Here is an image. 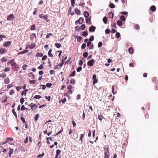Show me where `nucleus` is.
Masks as SVG:
<instances>
[{
    "instance_id": "bf43d9fd",
    "label": "nucleus",
    "mask_w": 158,
    "mask_h": 158,
    "mask_svg": "<svg viewBox=\"0 0 158 158\" xmlns=\"http://www.w3.org/2000/svg\"><path fill=\"white\" fill-rule=\"evenodd\" d=\"M45 98L46 99H47L48 101H50L51 97L50 96H46Z\"/></svg>"
},
{
    "instance_id": "cd10ccee",
    "label": "nucleus",
    "mask_w": 158,
    "mask_h": 158,
    "mask_svg": "<svg viewBox=\"0 0 158 158\" xmlns=\"http://www.w3.org/2000/svg\"><path fill=\"white\" fill-rule=\"evenodd\" d=\"M41 97L39 95H36L34 97V98L36 99H39Z\"/></svg>"
},
{
    "instance_id": "5fc2aeb1",
    "label": "nucleus",
    "mask_w": 158,
    "mask_h": 158,
    "mask_svg": "<svg viewBox=\"0 0 158 158\" xmlns=\"http://www.w3.org/2000/svg\"><path fill=\"white\" fill-rule=\"evenodd\" d=\"M82 69V67H79L77 69V72H80L81 71Z\"/></svg>"
},
{
    "instance_id": "6e6552de",
    "label": "nucleus",
    "mask_w": 158,
    "mask_h": 158,
    "mask_svg": "<svg viewBox=\"0 0 158 158\" xmlns=\"http://www.w3.org/2000/svg\"><path fill=\"white\" fill-rule=\"evenodd\" d=\"M15 18L13 14L9 15L7 17V20L10 21Z\"/></svg>"
},
{
    "instance_id": "603ef678",
    "label": "nucleus",
    "mask_w": 158,
    "mask_h": 158,
    "mask_svg": "<svg viewBox=\"0 0 158 158\" xmlns=\"http://www.w3.org/2000/svg\"><path fill=\"white\" fill-rule=\"evenodd\" d=\"M66 98H64L63 100H61L60 101V102H61L62 103H64L66 101Z\"/></svg>"
},
{
    "instance_id": "1a4fd4ad",
    "label": "nucleus",
    "mask_w": 158,
    "mask_h": 158,
    "mask_svg": "<svg viewBox=\"0 0 158 158\" xmlns=\"http://www.w3.org/2000/svg\"><path fill=\"white\" fill-rule=\"evenodd\" d=\"M4 83L6 84H7L10 83V80L8 77H6L4 79Z\"/></svg>"
},
{
    "instance_id": "58836bf2",
    "label": "nucleus",
    "mask_w": 158,
    "mask_h": 158,
    "mask_svg": "<svg viewBox=\"0 0 158 158\" xmlns=\"http://www.w3.org/2000/svg\"><path fill=\"white\" fill-rule=\"evenodd\" d=\"M88 55V53L87 52H85L83 54V56L86 58L87 57Z\"/></svg>"
},
{
    "instance_id": "dca6fc26",
    "label": "nucleus",
    "mask_w": 158,
    "mask_h": 158,
    "mask_svg": "<svg viewBox=\"0 0 158 158\" xmlns=\"http://www.w3.org/2000/svg\"><path fill=\"white\" fill-rule=\"evenodd\" d=\"M7 59L5 56L2 57L1 59V61L2 62H6L7 61Z\"/></svg>"
},
{
    "instance_id": "c03bdc74",
    "label": "nucleus",
    "mask_w": 158,
    "mask_h": 158,
    "mask_svg": "<svg viewBox=\"0 0 158 158\" xmlns=\"http://www.w3.org/2000/svg\"><path fill=\"white\" fill-rule=\"evenodd\" d=\"M105 33L107 34H109L110 32V29H106L105 30Z\"/></svg>"
},
{
    "instance_id": "79ce46f5",
    "label": "nucleus",
    "mask_w": 158,
    "mask_h": 158,
    "mask_svg": "<svg viewBox=\"0 0 158 158\" xmlns=\"http://www.w3.org/2000/svg\"><path fill=\"white\" fill-rule=\"evenodd\" d=\"M6 76V74L5 73H3L1 74V77L3 78L5 77Z\"/></svg>"
},
{
    "instance_id": "f704fd0d",
    "label": "nucleus",
    "mask_w": 158,
    "mask_h": 158,
    "mask_svg": "<svg viewBox=\"0 0 158 158\" xmlns=\"http://www.w3.org/2000/svg\"><path fill=\"white\" fill-rule=\"evenodd\" d=\"M20 102L21 104H22L24 102V99L23 97H22L20 99Z\"/></svg>"
},
{
    "instance_id": "a211bd4d",
    "label": "nucleus",
    "mask_w": 158,
    "mask_h": 158,
    "mask_svg": "<svg viewBox=\"0 0 158 158\" xmlns=\"http://www.w3.org/2000/svg\"><path fill=\"white\" fill-rule=\"evenodd\" d=\"M90 19H91V18H90V17H89V18H88L86 19V23H88L89 22V24H91Z\"/></svg>"
},
{
    "instance_id": "de8ad7c7",
    "label": "nucleus",
    "mask_w": 158,
    "mask_h": 158,
    "mask_svg": "<svg viewBox=\"0 0 158 158\" xmlns=\"http://www.w3.org/2000/svg\"><path fill=\"white\" fill-rule=\"evenodd\" d=\"M29 82L31 84H35L36 83V81L35 80H31L29 81Z\"/></svg>"
},
{
    "instance_id": "680f3d73",
    "label": "nucleus",
    "mask_w": 158,
    "mask_h": 158,
    "mask_svg": "<svg viewBox=\"0 0 158 158\" xmlns=\"http://www.w3.org/2000/svg\"><path fill=\"white\" fill-rule=\"evenodd\" d=\"M15 93L14 91L13 90H11L9 93V94L10 95H12Z\"/></svg>"
},
{
    "instance_id": "39448f33",
    "label": "nucleus",
    "mask_w": 158,
    "mask_h": 158,
    "mask_svg": "<svg viewBox=\"0 0 158 158\" xmlns=\"http://www.w3.org/2000/svg\"><path fill=\"white\" fill-rule=\"evenodd\" d=\"M94 62V59H92L87 62V65L89 66H93Z\"/></svg>"
},
{
    "instance_id": "aec40b11",
    "label": "nucleus",
    "mask_w": 158,
    "mask_h": 158,
    "mask_svg": "<svg viewBox=\"0 0 158 158\" xmlns=\"http://www.w3.org/2000/svg\"><path fill=\"white\" fill-rule=\"evenodd\" d=\"M84 15L85 18H87L89 16V14L87 11H85L84 13Z\"/></svg>"
},
{
    "instance_id": "f257e3e1",
    "label": "nucleus",
    "mask_w": 158,
    "mask_h": 158,
    "mask_svg": "<svg viewBox=\"0 0 158 158\" xmlns=\"http://www.w3.org/2000/svg\"><path fill=\"white\" fill-rule=\"evenodd\" d=\"M10 63L11 66L13 67V69L14 70L17 71L18 70L19 67L16 64L14 59L11 60L10 61Z\"/></svg>"
},
{
    "instance_id": "c756f323",
    "label": "nucleus",
    "mask_w": 158,
    "mask_h": 158,
    "mask_svg": "<svg viewBox=\"0 0 158 158\" xmlns=\"http://www.w3.org/2000/svg\"><path fill=\"white\" fill-rule=\"evenodd\" d=\"M129 52L130 53H132L133 52V49L132 47H130L129 48Z\"/></svg>"
},
{
    "instance_id": "49530a36",
    "label": "nucleus",
    "mask_w": 158,
    "mask_h": 158,
    "mask_svg": "<svg viewBox=\"0 0 158 158\" xmlns=\"http://www.w3.org/2000/svg\"><path fill=\"white\" fill-rule=\"evenodd\" d=\"M86 44L85 43H83L81 46V48L82 49H84L86 47Z\"/></svg>"
},
{
    "instance_id": "864d4df0",
    "label": "nucleus",
    "mask_w": 158,
    "mask_h": 158,
    "mask_svg": "<svg viewBox=\"0 0 158 158\" xmlns=\"http://www.w3.org/2000/svg\"><path fill=\"white\" fill-rule=\"evenodd\" d=\"M94 40V36L92 35L90 36V38L89 39V41H93Z\"/></svg>"
},
{
    "instance_id": "9b49d317",
    "label": "nucleus",
    "mask_w": 158,
    "mask_h": 158,
    "mask_svg": "<svg viewBox=\"0 0 158 158\" xmlns=\"http://www.w3.org/2000/svg\"><path fill=\"white\" fill-rule=\"evenodd\" d=\"M84 20V19L83 18H82V17L80 18L78 20V23L79 24H81L83 23Z\"/></svg>"
},
{
    "instance_id": "a18cd8bd",
    "label": "nucleus",
    "mask_w": 158,
    "mask_h": 158,
    "mask_svg": "<svg viewBox=\"0 0 158 158\" xmlns=\"http://www.w3.org/2000/svg\"><path fill=\"white\" fill-rule=\"evenodd\" d=\"M85 25L84 24H83L81 26L80 29H81V30H83L85 29Z\"/></svg>"
},
{
    "instance_id": "393cba45",
    "label": "nucleus",
    "mask_w": 158,
    "mask_h": 158,
    "mask_svg": "<svg viewBox=\"0 0 158 158\" xmlns=\"http://www.w3.org/2000/svg\"><path fill=\"white\" fill-rule=\"evenodd\" d=\"M120 19L122 21H124L126 20L125 17L123 15H121L120 17Z\"/></svg>"
},
{
    "instance_id": "0eeeda50",
    "label": "nucleus",
    "mask_w": 158,
    "mask_h": 158,
    "mask_svg": "<svg viewBox=\"0 0 158 158\" xmlns=\"http://www.w3.org/2000/svg\"><path fill=\"white\" fill-rule=\"evenodd\" d=\"M95 27L92 25L89 27V31L90 32H94L95 31Z\"/></svg>"
},
{
    "instance_id": "9d476101",
    "label": "nucleus",
    "mask_w": 158,
    "mask_h": 158,
    "mask_svg": "<svg viewBox=\"0 0 158 158\" xmlns=\"http://www.w3.org/2000/svg\"><path fill=\"white\" fill-rule=\"evenodd\" d=\"M9 149L10 150V151L9 152V157H10L13 153L14 149L12 148H11L10 147L9 148Z\"/></svg>"
},
{
    "instance_id": "69168bd1",
    "label": "nucleus",
    "mask_w": 158,
    "mask_h": 158,
    "mask_svg": "<svg viewBox=\"0 0 158 158\" xmlns=\"http://www.w3.org/2000/svg\"><path fill=\"white\" fill-rule=\"evenodd\" d=\"M60 150L59 149H57L56 151V155H59L60 153Z\"/></svg>"
},
{
    "instance_id": "6ab92c4d",
    "label": "nucleus",
    "mask_w": 158,
    "mask_h": 158,
    "mask_svg": "<svg viewBox=\"0 0 158 158\" xmlns=\"http://www.w3.org/2000/svg\"><path fill=\"white\" fill-rule=\"evenodd\" d=\"M150 9L152 11H154L156 10V7L154 6H152L150 7Z\"/></svg>"
},
{
    "instance_id": "0e129e2a",
    "label": "nucleus",
    "mask_w": 158,
    "mask_h": 158,
    "mask_svg": "<svg viewBox=\"0 0 158 158\" xmlns=\"http://www.w3.org/2000/svg\"><path fill=\"white\" fill-rule=\"evenodd\" d=\"M88 35V32L86 31H85L83 32V35H84L85 36H86L87 35Z\"/></svg>"
},
{
    "instance_id": "7ed1b4c3",
    "label": "nucleus",
    "mask_w": 158,
    "mask_h": 158,
    "mask_svg": "<svg viewBox=\"0 0 158 158\" xmlns=\"http://www.w3.org/2000/svg\"><path fill=\"white\" fill-rule=\"evenodd\" d=\"M39 16L40 18L44 19L47 22H48L49 19H48V16L47 15H44L43 14H40L39 15Z\"/></svg>"
},
{
    "instance_id": "f3484780",
    "label": "nucleus",
    "mask_w": 158,
    "mask_h": 158,
    "mask_svg": "<svg viewBox=\"0 0 158 158\" xmlns=\"http://www.w3.org/2000/svg\"><path fill=\"white\" fill-rule=\"evenodd\" d=\"M52 52V49H51L49 50V51L48 52V55L50 57H52L53 56V55L51 53Z\"/></svg>"
},
{
    "instance_id": "4468645a",
    "label": "nucleus",
    "mask_w": 158,
    "mask_h": 158,
    "mask_svg": "<svg viewBox=\"0 0 158 158\" xmlns=\"http://www.w3.org/2000/svg\"><path fill=\"white\" fill-rule=\"evenodd\" d=\"M74 10L77 15H80L81 14V11L78 9L76 8Z\"/></svg>"
},
{
    "instance_id": "c85d7f7f",
    "label": "nucleus",
    "mask_w": 158,
    "mask_h": 158,
    "mask_svg": "<svg viewBox=\"0 0 158 158\" xmlns=\"http://www.w3.org/2000/svg\"><path fill=\"white\" fill-rule=\"evenodd\" d=\"M12 112L14 114V115L15 116L16 118H17V114L16 112H15V110L14 109H13L12 110Z\"/></svg>"
},
{
    "instance_id": "7c9ffc66",
    "label": "nucleus",
    "mask_w": 158,
    "mask_h": 158,
    "mask_svg": "<svg viewBox=\"0 0 158 158\" xmlns=\"http://www.w3.org/2000/svg\"><path fill=\"white\" fill-rule=\"evenodd\" d=\"M117 24L119 26H120L122 25L123 24V23L121 20H118L117 22Z\"/></svg>"
},
{
    "instance_id": "4d7b16f0",
    "label": "nucleus",
    "mask_w": 158,
    "mask_h": 158,
    "mask_svg": "<svg viewBox=\"0 0 158 158\" xmlns=\"http://www.w3.org/2000/svg\"><path fill=\"white\" fill-rule=\"evenodd\" d=\"M38 118H39V115L38 114H36L35 117V118H35V121H36Z\"/></svg>"
},
{
    "instance_id": "e2e57ef3",
    "label": "nucleus",
    "mask_w": 158,
    "mask_h": 158,
    "mask_svg": "<svg viewBox=\"0 0 158 158\" xmlns=\"http://www.w3.org/2000/svg\"><path fill=\"white\" fill-rule=\"evenodd\" d=\"M47 58V56L46 55H44L43 56L42 58V60L43 61L44 60L46 59Z\"/></svg>"
},
{
    "instance_id": "13d9d810",
    "label": "nucleus",
    "mask_w": 158,
    "mask_h": 158,
    "mask_svg": "<svg viewBox=\"0 0 158 158\" xmlns=\"http://www.w3.org/2000/svg\"><path fill=\"white\" fill-rule=\"evenodd\" d=\"M44 68V67L42 65H40L38 67V69H42Z\"/></svg>"
},
{
    "instance_id": "ea45409f",
    "label": "nucleus",
    "mask_w": 158,
    "mask_h": 158,
    "mask_svg": "<svg viewBox=\"0 0 158 158\" xmlns=\"http://www.w3.org/2000/svg\"><path fill=\"white\" fill-rule=\"evenodd\" d=\"M46 86L48 88L51 87L52 86V84L50 83H48L46 84Z\"/></svg>"
},
{
    "instance_id": "6e6d98bb",
    "label": "nucleus",
    "mask_w": 158,
    "mask_h": 158,
    "mask_svg": "<svg viewBox=\"0 0 158 158\" xmlns=\"http://www.w3.org/2000/svg\"><path fill=\"white\" fill-rule=\"evenodd\" d=\"M70 83L71 84H75V80L74 79H71L70 80Z\"/></svg>"
},
{
    "instance_id": "b1692460",
    "label": "nucleus",
    "mask_w": 158,
    "mask_h": 158,
    "mask_svg": "<svg viewBox=\"0 0 158 158\" xmlns=\"http://www.w3.org/2000/svg\"><path fill=\"white\" fill-rule=\"evenodd\" d=\"M36 46V45L35 44H33L30 45L29 47L30 49H33L34 48H35Z\"/></svg>"
},
{
    "instance_id": "72a5a7b5",
    "label": "nucleus",
    "mask_w": 158,
    "mask_h": 158,
    "mask_svg": "<svg viewBox=\"0 0 158 158\" xmlns=\"http://www.w3.org/2000/svg\"><path fill=\"white\" fill-rule=\"evenodd\" d=\"M73 137L74 138V139H75L77 138L78 136V134H77L76 133H74L73 135Z\"/></svg>"
},
{
    "instance_id": "8fccbe9b",
    "label": "nucleus",
    "mask_w": 158,
    "mask_h": 158,
    "mask_svg": "<svg viewBox=\"0 0 158 158\" xmlns=\"http://www.w3.org/2000/svg\"><path fill=\"white\" fill-rule=\"evenodd\" d=\"M75 29L77 31H80V28L79 26H76L75 27Z\"/></svg>"
},
{
    "instance_id": "f8f14e48",
    "label": "nucleus",
    "mask_w": 158,
    "mask_h": 158,
    "mask_svg": "<svg viewBox=\"0 0 158 158\" xmlns=\"http://www.w3.org/2000/svg\"><path fill=\"white\" fill-rule=\"evenodd\" d=\"M84 135V134H81L80 135V141H81V144H82L83 143V138Z\"/></svg>"
},
{
    "instance_id": "ddd939ff",
    "label": "nucleus",
    "mask_w": 158,
    "mask_h": 158,
    "mask_svg": "<svg viewBox=\"0 0 158 158\" xmlns=\"http://www.w3.org/2000/svg\"><path fill=\"white\" fill-rule=\"evenodd\" d=\"M9 139H11V140H13V138H7L6 139V140L2 143V145H3L6 143L8 142H9Z\"/></svg>"
},
{
    "instance_id": "3c124183",
    "label": "nucleus",
    "mask_w": 158,
    "mask_h": 158,
    "mask_svg": "<svg viewBox=\"0 0 158 158\" xmlns=\"http://www.w3.org/2000/svg\"><path fill=\"white\" fill-rule=\"evenodd\" d=\"M134 28L136 29H138L139 28V26L138 24H136L134 25Z\"/></svg>"
},
{
    "instance_id": "052dcab7",
    "label": "nucleus",
    "mask_w": 158,
    "mask_h": 158,
    "mask_svg": "<svg viewBox=\"0 0 158 158\" xmlns=\"http://www.w3.org/2000/svg\"><path fill=\"white\" fill-rule=\"evenodd\" d=\"M28 141V137L27 136L26 137V139L24 140V143H27Z\"/></svg>"
},
{
    "instance_id": "473e14b6",
    "label": "nucleus",
    "mask_w": 158,
    "mask_h": 158,
    "mask_svg": "<svg viewBox=\"0 0 158 158\" xmlns=\"http://www.w3.org/2000/svg\"><path fill=\"white\" fill-rule=\"evenodd\" d=\"M81 60L80 61L79 63V64L80 66H81L82 65L83 63L82 60H84V58L83 57H82L81 58Z\"/></svg>"
},
{
    "instance_id": "e433bc0d",
    "label": "nucleus",
    "mask_w": 158,
    "mask_h": 158,
    "mask_svg": "<svg viewBox=\"0 0 158 158\" xmlns=\"http://www.w3.org/2000/svg\"><path fill=\"white\" fill-rule=\"evenodd\" d=\"M109 6L111 8H114L115 7V5L113 3H110L109 4Z\"/></svg>"
},
{
    "instance_id": "f03ea898",
    "label": "nucleus",
    "mask_w": 158,
    "mask_h": 158,
    "mask_svg": "<svg viewBox=\"0 0 158 158\" xmlns=\"http://www.w3.org/2000/svg\"><path fill=\"white\" fill-rule=\"evenodd\" d=\"M108 147H105L104 148V158H109L110 157V154L109 151Z\"/></svg>"
},
{
    "instance_id": "774afa93",
    "label": "nucleus",
    "mask_w": 158,
    "mask_h": 158,
    "mask_svg": "<svg viewBox=\"0 0 158 158\" xmlns=\"http://www.w3.org/2000/svg\"><path fill=\"white\" fill-rule=\"evenodd\" d=\"M102 46V43L101 42H99L98 43V48L101 47Z\"/></svg>"
},
{
    "instance_id": "4be33fe9",
    "label": "nucleus",
    "mask_w": 158,
    "mask_h": 158,
    "mask_svg": "<svg viewBox=\"0 0 158 158\" xmlns=\"http://www.w3.org/2000/svg\"><path fill=\"white\" fill-rule=\"evenodd\" d=\"M103 21L104 23L106 24L107 22V19L106 17H104L103 19Z\"/></svg>"
},
{
    "instance_id": "4c0bfd02",
    "label": "nucleus",
    "mask_w": 158,
    "mask_h": 158,
    "mask_svg": "<svg viewBox=\"0 0 158 158\" xmlns=\"http://www.w3.org/2000/svg\"><path fill=\"white\" fill-rule=\"evenodd\" d=\"M28 66L26 64H23V66L22 68L23 69V70H26L27 69V67Z\"/></svg>"
},
{
    "instance_id": "a878e982",
    "label": "nucleus",
    "mask_w": 158,
    "mask_h": 158,
    "mask_svg": "<svg viewBox=\"0 0 158 158\" xmlns=\"http://www.w3.org/2000/svg\"><path fill=\"white\" fill-rule=\"evenodd\" d=\"M35 25H32L30 28V30L31 31L35 30Z\"/></svg>"
},
{
    "instance_id": "412c9836",
    "label": "nucleus",
    "mask_w": 158,
    "mask_h": 158,
    "mask_svg": "<svg viewBox=\"0 0 158 158\" xmlns=\"http://www.w3.org/2000/svg\"><path fill=\"white\" fill-rule=\"evenodd\" d=\"M36 35L35 33H33L32 35H31L30 36V38L31 39H33L34 38H36Z\"/></svg>"
},
{
    "instance_id": "338daca9",
    "label": "nucleus",
    "mask_w": 158,
    "mask_h": 158,
    "mask_svg": "<svg viewBox=\"0 0 158 158\" xmlns=\"http://www.w3.org/2000/svg\"><path fill=\"white\" fill-rule=\"evenodd\" d=\"M81 40V37L79 36H78L77 37V41L78 42H80Z\"/></svg>"
},
{
    "instance_id": "20e7f679",
    "label": "nucleus",
    "mask_w": 158,
    "mask_h": 158,
    "mask_svg": "<svg viewBox=\"0 0 158 158\" xmlns=\"http://www.w3.org/2000/svg\"><path fill=\"white\" fill-rule=\"evenodd\" d=\"M11 44V41H8L3 44V46L5 47H7L10 46Z\"/></svg>"
},
{
    "instance_id": "5701e85b",
    "label": "nucleus",
    "mask_w": 158,
    "mask_h": 158,
    "mask_svg": "<svg viewBox=\"0 0 158 158\" xmlns=\"http://www.w3.org/2000/svg\"><path fill=\"white\" fill-rule=\"evenodd\" d=\"M55 45L57 48H60L61 46V45L60 44L57 43H56L55 44Z\"/></svg>"
},
{
    "instance_id": "2eb2a0df",
    "label": "nucleus",
    "mask_w": 158,
    "mask_h": 158,
    "mask_svg": "<svg viewBox=\"0 0 158 158\" xmlns=\"http://www.w3.org/2000/svg\"><path fill=\"white\" fill-rule=\"evenodd\" d=\"M114 14L112 12H110L108 15V17L110 18H111V19L113 18V17H114Z\"/></svg>"
},
{
    "instance_id": "2f4dec72",
    "label": "nucleus",
    "mask_w": 158,
    "mask_h": 158,
    "mask_svg": "<svg viewBox=\"0 0 158 158\" xmlns=\"http://www.w3.org/2000/svg\"><path fill=\"white\" fill-rule=\"evenodd\" d=\"M75 71H74L72 72L71 74H70L69 76L70 77H74L75 75Z\"/></svg>"
},
{
    "instance_id": "37998d69",
    "label": "nucleus",
    "mask_w": 158,
    "mask_h": 158,
    "mask_svg": "<svg viewBox=\"0 0 158 158\" xmlns=\"http://www.w3.org/2000/svg\"><path fill=\"white\" fill-rule=\"evenodd\" d=\"M120 13L124 15H126L128 14V12L126 11H122L120 12Z\"/></svg>"
},
{
    "instance_id": "c9c22d12",
    "label": "nucleus",
    "mask_w": 158,
    "mask_h": 158,
    "mask_svg": "<svg viewBox=\"0 0 158 158\" xmlns=\"http://www.w3.org/2000/svg\"><path fill=\"white\" fill-rule=\"evenodd\" d=\"M29 106L31 107L32 109H33L34 107H35V108H37V105L35 104L32 105H30Z\"/></svg>"
},
{
    "instance_id": "a19ab883",
    "label": "nucleus",
    "mask_w": 158,
    "mask_h": 158,
    "mask_svg": "<svg viewBox=\"0 0 158 158\" xmlns=\"http://www.w3.org/2000/svg\"><path fill=\"white\" fill-rule=\"evenodd\" d=\"M117 38H118L120 36V34L119 32H117L116 34L115 35Z\"/></svg>"
},
{
    "instance_id": "423d86ee",
    "label": "nucleus",
    "mask_w": 158,
    "mask_h": 158,
    "mask_svg": "<svg viewBox=\"0 0 158 158\" xmlns=\"http://www.w3.org/2000/svg\"><path fill=\"white\" fill-rule=\"evenodd\" d=\"M7 51L6 49L4 48L0 47V54L2 55L7 52Z\"/></svg>"
},
{
    "instance_id": "bb28decb",
    "label": "nucleus",
    "mask_w": 158,
    "mask_h": 158,
    "mask_svg": "<svg viewBox=\"0 0 158 158\" xmlns=\"http://www.w3.org/2000/svg\"><path fill=\"white\" fill-rule=\"evenodd\" d=\"M43 55V54L42 53H38L36 54V56L38 57H42Z\"/></svg>"
},
{
    "instance_id": "09e8293b",
    "label": "nucleus",
    "mask_w": 158,
    "mask_h": 158,
    "mask_svg": "<svg viewBox=\"0 0 158 158\" xmlns=\"http://www.w3.org/2000/svg\"><path fill=\"white\" fill-rule=\"evenodd\" d=\"M10 69V68L9 67H6L4 69V71L5 72H7L9 71Z\"/></svg>"
}]
</instances>
